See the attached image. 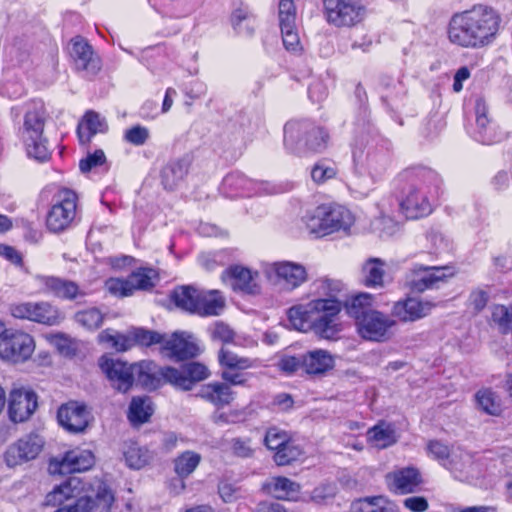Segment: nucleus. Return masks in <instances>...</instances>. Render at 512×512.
<instances>
[{
	"mask_svg": "<svg viewBox=\"0 0 512 512\" xmlns=\"http://www.w3.org/2000/svg\"><path fill=\"white\" fill-rule=\"evenodd\" d=\"M113 502L114 494L106 483L88 484L70 477L46 495L44 504L59 506L54 512H110Z\"/></svg>",
	"mask_w": 512,
	"mask_h": 512,
	"instance_id": "1",
	"label": "nucleus"
},
{
	"mask_svg": "<svg viewBox=\"0 0 512 512\" xmlns=\"http://www.w3.org/2000/svg\"><path fill=\"white\" fill-rule=\"evenodd\" d=\"M500 26V16L491 7L475 5L452 16L448 26L450 42L465 48H480L492 42Z\"/></svg>",
	"mask_w": 512,
	"mask_h": 512,
	"instance_id": "2",
	"label": "nucleus"
},
{
	"mask_svg": "<svg viewBox=\"0 0 512 512\" xmlns=\"http://www.w3.org/2000/svg\"><path fill=\"white\" fill-rule=\"evenodd\" d=\"M341 310V301L334 295L329 298H317L298 304L288 310L291 326L298 331H313L325 339H331L338 333L336 317Z\"/></svg>",
	"mask_w": 512,
	"mask_h": 512,
	"instance_id": "3",
	"label": "nucleus"
},
{
	"mask_svg": "<svg viewBox=\"0 0 512 512\" xmlns=\"http://www.w3.org/2000/svg\"><path fill=\"white\" fill-rule=\"evenodd\" d=\"M98 365L113 388L119 392L126 393L135 379L147 388L156 387L154 375L157 372L152 371L151 363L128 364L104 355L99 358Z\"/></svg>",
	"mask_w": 512,
	"mask_h": 512,
	"instance_id": "4",
	"label": "nucleus"
},
{
	"mask_svg": "<svg viewBox=\"0 0 512 512\" xmlns=\"http://www.w3.org/2000/svg\"><path fill=\"white\" fill-rule=\"evenodd\" d=\"M429 179L434 184L433 190L424 180L406 183L399 195V210L407 219H419L433 211V199L439 195L441 180L430 172Z\"/></svg>",
	"mask_w": 512,
	"mask_h": 512,
	"instance_id": "5",
	"label": "nucleus"
},
{
	"mask_svg": "<svg viewBox=\"0 0 512 512\" xmlns=\"http://www.w3.org/2000/svg\"><path fill=\"white\" fill-rule=\"evenodd\" d=\"M328 135L308 120L292 119L284 126V146L294 154L320 152L327 145Z\"/></svg>",
	"mask_w": 512,
	"mask_h": 512,
	"instance_id": "6",
	"label": "nucleus"
},
{
	"mask_svg": "<svg viewBox=\"0 0 512 512\" xmlns=\"http://www.w3.org/2000/svg\"><path fill=\"white\" fill-rule=\"evenodd\" d=\"M261 272L271 285L284 292H292L308 280L305 266L293 261L262 263Z\"/></svg>",
	"mask_w": 512,
	"mask_h": 512,
	"instance_id": "7",
	"label": "nucleus"
},
{
	"mask_svg": "<svg viewBox=\"0 0 512 512\" xmlns=\"http://www.w3.org/2000/svg\"><path fill=\"white\" fill-rule=\"evenodd\" d=\"M77 208L76 192L68 188L59 189L46 216L47 229L52 233H61L69 229L76 219Z\"/></svg>",
	"mask_w": 512,
	"mask_h": 512,
	"instance_id": "8",
	"label": "nucleus"
},
{
	"mask_svg": "<svg viewBox=\"0 0 512 512\" xmlns=\"http://www.w3.org/2000/svg\"><path fill=\"white\" fill-rule=\"evenodd\" d=\"M326 21L335 27H353L364 19L366 9L357 0H323Z\"/></svg>",
	"mask_w": 512,
	"mask_h": 512,
	"instance_id": "9",
	"label": "nucleus"
},
{
	"mask_svg": "<svg viewBox=\"0 0 512 512\" xmlns=\"http://www.w3.org/2000/svg\"><path fill=\"white\" fill-rule=\"evenodd\" d=\"M455 275L451 266H424L414 265L409 273L408 285L417 293L427 290L439 289Z\"/></svg>",
	"mask_w": 512,
	"mask_h": 512,
	"instance_id": "10",
	"label": "nucleus"
},
{
	"mask_svg": "<svg viewBox=\"0 0 512 512\" xmlns=\"http://www.w3.org/2000/svg\"><path fill=\"white\" fill-rule=\"evenodd\" d=\"M388 314L379 310L368 312L356 323L359 335L372 342H386L393 336L397 322Z\"/></svg>",
	"mask_w": 512,
	"mask_h": 512,
	"instance_id": "11",
	"label": "nucleus"
},
{
	"mask_svg": "<svg viewBox=\"0 0 512 512\" xmlns=\"http://www.w3.org/2000/svg\"><path fill=\"white\" fill-rule=\"evenodd\" d=\"M158 281V273L152 268H140L127 279L110 278L105 282L106 289L113 295L127 297L135 290H148Z\"/></svg>",
	"mask_w": 512,
	"mask_h": 512,
	"instance_id": "12",
	"label": "nucleus"
},
{
	"mask_svg": "<svg viewBox=\"0 0 512 512\" xmlns=\"http://www.w3.org/2000/svg\"><path fill=\"white\" fill-rule=\"evenodd\" d=\"M32 356V337L28 333L5 330L0 334V357L13 363H22Z\"/></svg>",
	"mask_w": 512,
	"mask_h": 512,
	"instance_id": "13",
	"label": "nucleus"
},
{
	"mask_svg": "<svg viewBox=\"0 0 512 512\" xmlns=\"http://www.w3.org/2000/svg\"><path fill=\"white\" fill-rule=\"evenodd\" d=\"M218 360L221 366V378L235 386H243L249 379L247 369L253 367V360L239 356L227 348H221L218 353Z\"/></svg>",
	"mask_w": 512,
	"mask_h": 512,
	"instance_id": "14",
	"label": "nucleus"
},
{
	"mask_svg": "<svg viewBox=\"0 0 512 512\" xmlns=\"http://www.w3.org/2000/svg\"><path fill=\"white\" fill-rule=\"evenodd\" d=\"M95 464V456L88 449L75 448L67 451L61 458H52L48 470L51 474L84 472Z\"/></svg>",
	"mask_w": 512,
	"mask_h": 512,
	"instance_id": "15",
	"label": "nucleus"
},
{
	"mask_svg": "<svg viewBox=\"0 0 512 512\" xmlns=\"http://www.w3.org/2000/svg\"><path fill=\"white\" fill-rule=\"evenodd\" d=\"M157 374L173 386L187 391L192 389L194 382L206 379L209 371L205 365L192 362L181 370L172 367L160 368Z\"/></svg>",
	"mask_w": 512,
	"mask_h": 512,
	"instance_id": "16",
	"label": "nucleus"
},
{
	"mask_svg": "<svg viewBox=\"0 0 512 512\" xmlns=\"http://www.w3.org/2000/svg\"><path fill=\"white\" fill-rule=\"evenodd\" d=\"M435 303L418 297H406L396 301L391 308V316L401 322H415L428 316L435 308Z\"/></svg>",
	"mask_w": 512,
	"mask_h": 512,
	"instance_id": "17",
	"label": "nucleus"
},
{
	"mask_svg": "<svg viewBox=\"0 0 512 512\" xmlns=\"http://www.w3.org/2000/svg\"><path fill=\"white\" fill-rule=\"evenodd\" d=\"M69 53L74 66L79 71L94 75L101 69V61L94 53L91 45L81 37H75L71 40Z\"/></svg>",
	"mask_w": 512,
	"mask_h": 512,
	"instance_id": "18",
	"label": "nucleus"
},
{
	"mask_svg": "<svg viewBox=\"0 0 512 512\" xmlns=\"http://www.w3.org/2000/svg\"><path fill=\"white\" fill-rule=\"evenodd\" d=\"M57 418L68 432L80 433L88 426L90 413L84 404L72 401L59 408Z\"/></svg>",
	"mask_w": 512,
	"mask_h": 512,
	"instance_id": "19",
	"label": "nucleus"
},
{
	"mask_svg": "<svg viewBox=\"0 0 512 512\" xmlns=\"http://www.w3.org/2000/svg\"><path fill=\"white\" fill-rule=\"evenodd\" d=\"M162 348L167 356L181 360L194 357L199 352L197 339L187 332H175L170 338H164Z\"/></svg>",
	"mask_w": 512,
	"mask_h": 512,
	"instance_id": "20",
	"label": "nucleus"
},
{
	"mask_svg": "<svg viewBox=\"0 0 512 512\" xmlns=\"http://www.w3.org/2000/svg\"><path fill=\"white\" fill-rule=\"evenodd\" d=\"M258 277L259 273L257 271H252L243 266L231 267L223 274V279L228 280L233 290L247 294H257L260 292Z\"/></svg>",
	"mask_w": 512,
	"mask_h": 512,
	"instance_id": "21",
	"label": "nucleus"
},
{
	"mask_svg": "<svg viewBox=\"0 0 512 512\" xmlns=\"http://www.w3.org/2000/svg\"><path fill=\"white\" fill-rule=\"evenodd\" d=\"M34 108L37 110V114L34 116V135L39 134L38 140L34 138V159L45 162L48 161L51 156L48 140L43 136L44 124L49 115L41 101H34Z\"/></svg>",
	"mask_w": 512,
	"mask_h": 512,
	"instance_id": "22",
	"label": "nucleus"
},
{
	"mask_svg": "<svg viewBox=\"0 0 512 512\" xmlns=\"http://www.w3.org/2000/svg\"><path fill=\"white\" fill-rule=\"evenodd\" d=\"M334 365V357L322 349L309 351L301 357V369L309 375H323Z\"/></svg>",
	"mask_w": 512,
	"mask_h": 512,
	"instance_id": "23",
	"label": "nucleus"
},
{
	"mask_svg": "<svg viewBox=\"0 0 512 512\" xmlns=\"http://www.w3.org/2000/svg\"><path fill=\"white\" fill-rule=\"evenodd\" d=\"M263 488L273 497L286 501H300V484L287 477L278 476L268 479Z\"/></svg>",
	"mask_w": 512,
	"mask_h": 512,
	"instance_id": "24",
	"label": "nucleus"
},
{
	"mask_svg": "<svg viewBox=\"0 0 512 512\" xmlns=\"http://www.w3.org/2000/svg\"><path fill=\"white\" fill-rule=\"evenodd\" d=\"M230 385L226 381L207 383L201 386L197 396L216 407H224L229 405L235 397Z\"/></svg>",
	"mask_w": 512,
	"mask_h": 512,
	"instance_id": "25",
	"label": "nucleus"
},
{
	"mask_svg": "<svg viewBox=\"0 0 512 512\" xmlns=\"http://www.w3.org/2000/svg\"><path fill=\"white\" fill-rule=\"evenodd\" d=\"M32 392L23 388H15L10 393L8 413L10 420L21 423L29 419L32 414L30 401Z\"/></svg>",
	"mask_w": 512,
	"mask_h": 512,
	"instance_id": "26",
	"label": "nucleus"
},
{
	"mask_svg": "<svg viewBox=\"0 0 512 512\" xmlns=\"http://www.w3.org/2000/svg\"><path fill=\"white\" fill-rule=\"evenodd\" d=\"M391 489L400 494L412 493L421 483L420 474L412 467L403 468L387 475Z\"/></svg>",
	"mask_w": 512,
	"mask_h": 512,
	"instance_id": "27",
	"label": "nucleus"
},
{
	"mask_svg": "<svg viewBox=\"0 0 512 512\" xmlns=\"http://www.w3.org/2000/svg\"><path fill=\"white\" fill-rule=\"evenodd\" d=\"M329 224L326 225V235L338 231H348L355 222L352 212L341 205L326 204V216Z\"/></svg>",
	"mask_w": 512,
	"mask_h": 512,
	"instance_id": "28",
	"label": "nucleus"
},
{
	"mask_svg": "<svg viewBox=\"0 0 512 512\" xmlns=\"http://www.w3.org/2000/svg\"><path fill=\"white\" fill-rule=\"evenodd\" d=\"M225 308V298L218 290H200L195 314L200 316H217Z\"/></svg>",
	"mask_w": 512,
	"mask_h": 512,
	"instance_id": "29",
	"label": "nucleus"
},
{
	"mask_svg": "<svg viewBox=\"0 0 512 512\" xmlns=\"http://www.w3.org/2000/svg\"><path fill=\"white\" fill-rule=\"evenodd\" d=\"M108 129L106 120L100 114L89 111L78 124V136L81 143H88L97 133H104Z\"/></svg>",
	"mask_w": 512,
	"mask_h": 512,
	"instance_id": "30",
	"label": "nucleus"
},
{
	"mask_svg": "<svg viewBox=\"0 0 512 512\" xmlns=\"http://www.w3.org/2000/svg\"><path fill=\"white\" fill-rule=\"evenodd\" d=\"M36 284L39 286L45 285L47 289L53 292L56 296L65 299H74L78 295H83L74 282L58 278H45L38 276L36 278Z\"/></svg>",
	"mask_w": 512,
	"mask_h": 512,
	"instance_id": "31",
	"label": "nucleus"
},
{
	"mask_svg": "<svg viewBox=\"0 0 512 512\" xmlns=\"http://www.w3.org/2000/svg\"><path fill=\"white\" fill-rule=\"evenodd\" d=\"M489 123L487 106L483 101L479 100L476 104V124L479 129L481 142L488 145L499 141L501 138L495 125L487 127Z\"/></svg>",
	"mask_w": 512,
	"mask_h": 512,
	"instance_id": "32",
	"label": "nucleus"
},
{
	"mask_svg": "<svg viewBox=\"0 0 512 512\" xmlns=\"http://www.w3.org/2000/svg\"><path fill=\"white\" fill-rule=\"evenodd\" d=\"M188 172V162L174 160L169 162L161 171V181L165 189L173 190L184 179Z\"/></svg>",
	"mask_w": 512,
	"mask_h": 512,
	"instance_id": "33",
	"label": "nucleus"
},
{
	"mask_svg": "<svg viewBox=\"0 0 512 512\" xmlns=\"http://www.w3.org/2000/svg\"><path fill=\"white\" fill-rule=\"evenodd\" d=\"M326 216V204L306 210L301 217L306 230L314 238H321L326 235V225H323L321 218Z\"/></svg>",
	"mask_w": 512,
	"mask_h": 512,
	"instance_id": "34",
	"label": "nucleus"
},
{
	"mask_svg": "<svg viewBox=\"0 0 512 512\" xmlns=\"http://www.w3.org/2000/svg\"><path fill=\"white\" fill-rule=\"evenodd\" d=\"M352 512H396V505L383 496L358 499L352 503Z\"/></svg>",
	"mask_w": 512,
	"mask_h": 512,
	"instance_id": "35",
	"label": "nucleus"
},
{
	"mask_svg": "<svg viewBox=\"0 0 512 512\" xmlns=\"http://www.w3.org/2000/svg\"><path fill=\"white\" fill-rule=\"evenodd\" d=\"M375 302V297L370 293H359L352 296L347 300L345 307L347 313L355 319L357 323L361 317L365 316L368 312L376 311L372 306Z\"/></svg>",
	"mask_w": 512,
	"mask_h": 512,
	"instance_id": "36",
	"label": "nucleus"
},
{
	"mask_svg": "<svg viewBox=\"0 0 512 512\" xmlns=\"http://www.w3.org/2000/svg\"><path fill=\"white\" fill-rule=\"evenodd\" d=\"M385 263L379 258L367 260L362 267L363 282L368 287L384 286Z\"/></svg>",
	"mask_w": 512,
	"mask_h": 512,
	"instance_id": "37",
	"label": "nucleus"
},
{
	"mask_svg": "<svg viewBox=\"0 0 512 512\" xmlns=\"http://www.w3.org/2000/svg\"><path fill=\"white\" fill-rule=\"evenodd\" d=\"M369 442L377 448H386L397 441L395 429L387 423H380L367 432Z\"/></svg>",
	"mask_w": 512,
	"mask_h": 512,
	"instance_id": "38",
	"label": "nucleus"
},
{
	"mask_svg": "<svg viewBox=\"0 0 512 512\" xmlns=\"http://www.w3.org/2000/svg\"><path fill=\"white\" fill-rule=\"evenodd\" d=\"M31 453V437L27 436L9 447L5 455L6 463L10 467L20 465L30 459Z\"/></svg>",
	"mask_w": 512,
	"mask_h": 512,
	"instance_id": "39",
	"label": "nucleus"
},
{
	"mask_svg": "<svg viewBox=\"0 0 512 512\" xmlns=\"http://www.w3.org/2000/svg\"><path fill=\"white\" fill-rule=\"evenodd\" d=\"M231 24L239 35H252L255 28V17L247 7H238L231 14Z\"/></svg>",
	"mask_w": 512,
	"mask_h": 512,
	"instance_id": "40",
	"label": "nucleus"
},
{
	"mask_svg": "<svg viewBox=\"0 0 512 512\" xmlns=\"http://www.w3.org/2000/svg\"><path fill=\"white\" fill-rule=\"evenodd\" d=\"M475 401L478 408L489 415L498 416L502 412L501 400L491 389H480L475 394Z\"/></svg>",
	"mask_w": 512,
	"mask_h": 512,
	"instance_id": "41",
	"label": "nucleus"
},
{
	"mask_svg": "<svg viewBox=\"0 0 512 512\" xmlns=\"http://www.w3.org/2000/svg\"><path fill=\"white\" fill-rule=\"evenodd\" d=\"M153 413L151 402L146 397H135L132 399L128 418L133 425H140L148 421Z\"/></svg>",
	"mask_w": 512,
	"mask_h": 512,
	"instance_id": "42",
	"label": "nucleus"
},
{
	"mask_svg": "<svg viewBox=\"0 0 512 512\" xmlns=\"http://www.w3.org/2000/svg\"><path fill=\"white\" fill-rule=\"evenodd\" d=\"M200 290L191 286H182L174 290L172 299L182 310L195 313Z\"/></svg>",
	"mask_w": 512,
	"mask_h": 512,
	"instance_id": "43",
	"label": "nucleus"
},
{
	"mask_svg": "<svg viewBox=\"0 0 512 512\" xmlns=\"http://www.w3.org/2000/svg\"><path fill=\"white\" fill-rule=\"evenodd\" d=\"M124 458L130 468L141 469L150 462L152 455L145 447L131 443L124 450Z\"/></svg>",
	"mask_w": 512,
	"mask_h": 512,
	"instance_id": "44",
	"label": "nucleus"
},
{
	"mask_svg": "<svg viewBox=\"0 0 512 512\" xmlns=\"http://www.w3.org/2000/svg\"><path fill=\"white\" fill-rule=\"evenodd\" d=\"M201 456L192 451H186L175 459V472L181 478L189 476L199 465Z\"/></svg>",
	"mask_w": 512,
	"mask_h": 512,
	"instance_id": "45",
	"label": "nucleus"
},
{
	"mask_svg": "<svg viewBox=\"0 0 512 512\" xmlns=\"http://www.w3.org/2000/svg\"><path fill=\"white\" fill-rule=\"evenodd\" d=\"M303 455V451L294 441L289 440L274 454V461L278 466L289 465L298 460Z\"/></svg>",
	"mask_w": 512,
	"mask_h": 512,
	"instance_id": "46",
	"label": "nucleus"
},
{
	"mask_svg": "<svg viewBox=\"0 0 512 512\" xmlns=\"http://www.w3.org/2000/svg\"><path fill=\"white\" fill-rule=\"evenodd\" d=\"M63 319L59 311L48 303H38L34 305V321L55 325Z\"/></svg>",
	"mask_w": 512,
	"mask_h": 512,
	"instance_id": "47",
	"label": "nucleus"
},
{
	"mask_svg": "<svg viewBox=\"0 0 512 512\" xmlns=\"http://www.w3.org/2000/svg\"><path fill=\"white\" fill-rule=\"evenodd\" d=\"M103 319V313L97 308H89L75 314V321L87 330L98 329Z\"/></svg>",
	"mask_w": 512,
	"mask_h": 512,
	"instance_id": "48",
	"label": "nucleus"
},
{
	"mask_svg": "<svg viewBox=\"0 0 512 512\" xmlns=\"http://www.w3.org/2000/svg\"><path fill=\"white\" fill-rule=\"evenodd\" d=\"M428 455L437 460L441 465L452 469V460L450 459L451 450L449 446L439 441H430L427 445Z\"/></svg>",
	"mask_w": 512,
	"mask_h": 512,
	"instance_id": "49",
	"label": "nucleus"
},
{
	"mask_svg": "<svg viewBox=\"0 0 512 512\" xmlns=\"http://www.w3.org/2000/svg\"><path fill=\"white\" fill-rule=\"evenodd\" d=\"M492 320L503 331L512 329V305L497 304L492 307Z\"/></svg>",
	"mask_w": 512,
	"mask_h": 512,
	"instance_id": "50",
	"label": "nucleus"
},
{
	"mask_svg": "<svg viewBox=\"0 0 512 512\" xmlns=\"http://www.w3.org/2000/svg\"><path fill=\"white\" fill-rule=\"evenodd\" d=\"M280 28L296 25L297 11L293 0H280L278 5Z\"/></svg>",
	"mask_w": 512,
	"mask_h": 512,
	"instance_id": "51",
	"label": "nucleus"
},
{
	"mask_svg": "<svg viewBox=\"0 0 512 512\" xmlns=\"http://www.w3.org/2000/svg\"><path fill=\"white\" fill-rule=\"evenodd\" d=\"M290 435L277 427L269 428L265 434L264 443L269 450L277 452L287 443Z\"/></svg>",
	"mask_w": 512,
	"mask_h": 512,
	"instance_id": "52",
	"label": "nucleus"
},
{
	"mask_svg": "<svg viewBox=\"0 0 512 512\" xmlns=\"http://www.w3.org/2000/svg\"><path fill=\"white\" fill-rule=\"evenodd\" d=\"M11 114L13 117V120L16 121L19 119L22 115L24 116V123L23 127L20 130L22 134V138L25 142H28L31 139L30 130L32 128V125L30 123V109L28 105H19L14 106L11 109Z\"/></svg>",
	"mask_w": 512,
	"mask_h": 512,
	"instance_id": "53",
	"label": "nucleus"
},
{
	"mask_svg": "<svg viewBox=\"0 0 512 512\" xmlns=\"http://www.w3.org/2000/svg\"><path fill=\"white\" fill-rule=\"evenodd\" d=\"M335 175V167L324 162L317 163L311 171V177L316 183H324L325 181L334 178Z\"/></svg>",
	"mask_w": 512,
	"mask_h": 512,
	"instance_id": "54",
	"label": "nucleus"
},
{
	"mask_svg": "<svg viewBox=\"0 0 512 512\" xmlns=\"http://www.w3.org/2000/svg\"><path fill=\"white\" fill-rule=\"evenodd\" d=\"M280 30L285 48L289 51H297L300 45L297 25L282 27Z\"/></svg>",
	"mask_w": 512,
	"mask_h": 512,
	"instance_id": "55",
	"label": "nucleus"
},
{
	"mask_svg": "<svg viewBox=\"0 0 512 512\" xmlns=\"http://www.w3.org/2000/svg\"><path fill=\"white\" fill-rule=\"evenodd\" d=\"M149 137V130L146 127L137 125L125 131L124 138L127 142L140 146L143 145Z\"/></svg>",
	"mask_w": 512,
	"mask_h": 512,
	"instance_id": "56",
	"label": "nucleus"
},
{
	"mask_svg": "<svg viewBox=\"0 0 512 512\" xmlns=\"http://www.w3.org/2000/svg\"><path fill=\"white\" fill-rule=\"evenodd\" d=\"M231 449L234 455L242 458L251 457L254 449L249 438H234L231 440Z\"/></svg>",
	"mask_w": 512,
	"mask_h": 512,
	"instance_id": "57",
	"label": "nucleus"
},
{
	"mask_svg": "<svg viewBox=\"0 0 512 512\" xmlns=\"http://www.w3.org/2000/svg\"><path fill=\"white\" fill-rule=\"evenodd\" d=\"M134 339L141 345L149 346L156 343H163L164 335L154 331L137 329L134 333Z\"/></svg>",
	"mask_w": 512,
	"mask_h": 512,
	"instance_id": "58",
	"label": "nucleus"
},
{
	"mask_svg": "<svg viewBox=\"0 0 512 512\" xmlns=\"http://www.w3.org/2000/svg\"><path fill=\"white\" fill-rule=\"evenodd\" d=\"M211 336L213 340L230 343L234 340L235 333L227 324L216 322L211 328Z\"/></svg>",
	"mask_w": 512,
	"mask_h": 512,
	"instance_id": "59",
	"label": "nucleus"
},
{
	"mask_svg": "<svg viewBox=\"0 0 512 512\" xmlns=\"http://www.w3.org/2000/svg\"><path fill=\"white\" fill-rule=\"evenodd\" d=\"M106 160L105 154L102 150H96L93 154H89L85 159L79 163L82 172H88L92 168L104 164Z\"/></svg>",
	"mask_w": 512,
	"mask_h": 512,
	"instance_id": "60",
	"label": "nucleus"
},
{
	"mask_svg": "<svg viewBox=\"0 0 512 512\" xmlns=\"http://www.w3.org/2000/svg\"><path fill=\"white\" fill-rule=\"evenodd\" d=\"M342 283L337 280L324 279L319 281L318 292L325 295V298H329L334 295L338 299L337 295L342 290Z\"/></svg>",
	"mask_w": 512,
	"mask_h": 512,
	"instance_id": "61",
	"label": "nucleus"
},
{
	"mask_svg": "<svg viewBox=\"0 0 512 512\" xmlns=\"http://www.w3.org/2000/svg\"><path fill=\"white\" fill-rule=\"evenodd\" d=\"M335 495V487L332 484H321L316 487L311 495L310 500L316 503L325 501Z\"/></svg>",
	"mask_w": 512,
	"mask_h": 512,
	"instance_id": "62",
	"label": "nucleus"
},
{
	"mask_svg": "<svg viewBox=\"0 0 512 512\" xmlns=\"http://www.w3.org/2000/svg\"><path fill=\"white\" fill-rule=\"evenodd\" d=\"M488 293L483 289H476L469 296V306L476 312L481 311L488 302Z\"/></svg>",
	"mask_w": 512,
	"mask_h": 512,
	"instance_id": "63",
	"label": "nucleus"
},
{
	"mask_svg": "<svg viewBox=\"0 0 512 512\" xmlns=\"http://www.w3.org/2000/svg\"><path fill=\"white\" fill-rule=\"evenodd\" d=\"M404 507L411 512H424L428 509V502L424 497L412 496L403 501Z\"/></svg>",
	"mask_w": 512,
	"mask_h": 512,
	"instance_id": "64",
	"label": "nucleus"
}]
</instances>
